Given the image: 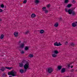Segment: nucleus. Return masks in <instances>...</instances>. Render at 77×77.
<instances>
[{
    "instance_id": "1",
    "label": "nucleus",
    "mask_w": 77,
    "mask_h": 77,
    "mask_svg": "<svg viewBox=\"0 0 77 77\" xmlns=\"http://www.w3.org/2000/svg\"><path fill=\"white\" fill-rule=\"evenodd\" d=\"M5 68H6V69H9V70H10V69H11L12 68V67H5L4 66H2L1 67H0V70L1 71H2V72H3L5 70Z\"/></svg>"
},
{
    "instance_id": "2",
    "label": "nucleus",
    "mask_w": 77,
    "mask_h": 77,
    "mask_svg": "<svg viewBox=\"0 0 77 77\" xmlns=\"http://www.w3.org/2000/svg\"><path fill=\"white\" fill-rule=\"evenodd\" d=\"M8 74L9 75H12V76H17V72L14 71H12L8 73Z\"/></svg>"
},
{
    "instance_id": "3",
    "label": "nucleus",
    "mask_w": 77,
    "mask_h": 77,
    "mask_svg": "<svg viewBox=\"0 0 77 77\" xmlns=\"http://www.w3.org/2000/svg\"><path fill=\"white\" fill-rule=\"evenodd\" d=\"M53 69L51 67H49L48 68V71L49 73H51L53 72Z\"/></svg>"
},
{
    "instance_id": "4",
    "label": "nucleus",
    "mask_w": 77,
    "mask_h": 77,
    "mask_svg": "<svg viewBox=\"0 0 77 77\" xmlns=\"http://www.w3.org/2000/svg\"><path fill=\"white\" fill-rule=\"evenodd\" d=\"M29 63H27L24 66V68L25 69H27L29 68Z\"/></svg>"
},
{
    "instance_id": "5",
    "label": "nucleus",
    "mask_w": 77,
    "mask_h": 77,
    "mask_svg": "<svg viewBox=\"0 0 77 77\" xmlns=\"http://www.w3.org/2000/svg\"><path fill=\"white\" fill-rule=\"evenodd\" d=\"M54 46H60V45H62V44H60V43L59 42L58 43L57 42H56L54 43Z\"/></svg>"
},
{
    "instance_id": "6",
    "label": "nucleus",
    "mask_w": 77,
    "mask_h": 77,
    "mask_svg": "<svg viewBox=\"0 0 77 77\" xmlns=\"http://www.w3.org/2000/svg\"><path fill=\"white\" fill-rule=\"evenodd\" d=\"M24 45H25L24 43H21L20 45V48H24Z\"/></svg>"
},
{
    "instance_id": "7",
    "label": "nucleus",
    "mask_w": 77,
    "mask_h": 77,
    "mask_svg": "<svg viewBox=\"0 0 77 77\" xmlns=\"http://www.w3.org/2000/svg\"><path fill=\"white\" fill-rule=\"evenodd\" d=\"M14 35L15 37H17L18 36V33L17 32H15L14 33Z\"/></svg>"
},
{
    "instance_id": "8",
    "label": "nucleus",
    "mask_w": 77,
    "mask_h": 77,
    "mask_svg": "<svg viewBox=\"0 0 77 77\" xmlns=\"http://www.w3.org/2000/svg\"><path fill=\"white\" fill-rule=\"evenodd\" d=\"M73 10L72 9H69L68 10V13H69V14H71Z\"/></svg>"
},
{
    "instance_id": "9",
    "label": "nucleus",
    "mask_w": 77,
    "mask_h": 77,
    "mask_svg": "<svg viewBox=\"0 0 77 77\" xmlns=\"http://www.w3.org/2000/svg\"><path fill=\"white\" fill-rule=\"evenodd\" d=\"M65 70H66V69L64 68L62 69L61 70V73H63V72H65Z\"/></svg>"
},
{
    "instance_id": "10",
    "label": "nucleus",
    "mask_w": 77,
    "mask_h": 77,
    "mask_svg": "<svg viewBox=\"0 0 77 77\" xmlns=\"http://www.w3.org/2000/svg\"><path fill=\"white\" fill-rule=\"evenodd\" d=\"M36 16V14H32L31 15V17L32 18H35V17Z\"/></svg>"
},
{
    "instance_id": "11",
    "label": "nucleus",
    "mask_w": 77,
    "mask_h": 77,
    "mask_svg": "<svg viewBox=\"0 0 77 77\" xmlns=\"http://www.w3.org/2000/svg\"><path fill=\"white\" fill-rule=\"evenodd\" d=\"M52 56L53 57H56V56H57V54H52Z\"/></svg>"
},
{
    "instance_id": "12",
    "label": "nucleus",
    "mask_w": 77,
    "mask_h": 77,
    "mask_svg": "<svg viewBox=\"0 0 77 77\" xmlns=\"http://www.w3.org/2000/svg\"><path fill=\"white\" fill-rule=\"evenodd\" d=\"M4 35L3 34H2L0 37V39H3V38H4Z\"/></svg>"
},
{
    "instance_id": "13",
    "label": "nucleus",
    "mask_w": 77,
    "mask_h": 77,
    "mask_svg": "<svg viewBox=\"0 0 77 77\" xmlns=\"http://www.w3.org/2000/svg\"><path fill=\"white\" fill-rule=\"evenodd\" d=\"M44 30L42 29L40 31V33H41V34H42V33H44Z\"/></svg>"
},
{
    "instance_id": "14",
    "label": "nucleus",
    "mask_w": 77,
    "mask_h": 77,
    "mask_svg": "<svg viewBox=\"0 0 77 77\" xmlns=\"http://www.w3.org/2000/svg\"><path fill=\"white\" fill-rule=\"evenodd\" d=\"M35 3L36 4H38L39 3V1L38 0H35Z\"/></svg>"
},
{
    "instance_id": "15",
    "label": "nucleus",
    "mask_w": 77,
    "mask_h": 77,
    "mask_svg": "<svg viewBox=\"0 0 77 77\" xmlns=\"http://www.w3.org/2000/svg\"><path fill=\"white\" fill-rule=\"evenodd\" d=\"M59 26V24L57 23H56L54 25V27H57Z\"/></svg>"
},
{
    "instance_id": "16",
    "label": "nucleus",
    "mask_w": 77,
    "mask_h": 77,
    "mask_svg": "<svg viewBox=\"0 0 77 77\" xmlns=\"http://www.w3.org/2000/svg\"><path fill=\"white\" fill-rule=\"evenodd\" d=\"M72 26L74 27H75L76 26V24L75 23H73L72 24Z\"/></svg>"
},
{
    "instance_id": "17",
    "label": "nucleus",
    "mask_w": 77,
    "mask_h": 77,
    "mask_svg": "<svg viewBox=\"0 0 77 77\" xmlns=\"http://www.w3.org/2000/svg\"><path fill=\"white\" fill-rule=\"evenodd\" d=\"M58 69L59 70H60L62 69V66H58L57 67Z\"/></svg>"
},
{
    "instance_id": "18",
    "label": "nucleus",
    "mask_w": 77,
    "mask_h": 77,
    "mask_svg": "<svg viewBox=\"0 0 77 77\" xmlns=\"http://www.w3.org/2000/svg\"><path fill=\"white\" fill-rule=\"evenodd\" d=\"M72 6V5L71 4H68L67 5V8H70V7H71Z\"/></svg>"
},
{
    "instance_id": "19",
    "label": "nucleus",
    "mask_w": 77,
    "mask_h": 77,
    "mask_svg": "<svg viewBox=\"0 0 77 77\" xmlns=\"http://www.w3.org/2000/svg\"><path fill=\"white\" fill-rule=\"evenodd\" d=\"M29 49V47L28 46H26L25 48V50L26 51L28 50Z\"/></svg>"
},
{
    "instance_id": "20",
    "label": "nucleus",
    "mask_w": 77,
    "mask_h": 77,
    "mask_svg": "<svg viewBox=\"0 0 77 77\" xmlns=\"http://www.w3.org/2000/svg\"><path fill=\"white\" fill-rule=\"evenodd\" d=\"M54 53L55 54H57L59 53V52L58 51H57L55 50L54 51Z\"/></svg>"
},
{
    "instance_id": "21",
    "label": "nucleus",
    "mask_w": 77,
    "mask_h": 77,
    "mask_svg": "<svg viewBox=\"0 0 77 77\" xmlns=\"http://www.w3.org/2000/svg\"><path fill=\"white\" fill-rule=\"evenodd\" d=\"M19 66L20 67H23V64L22 63H19Z\"/></svg>"
},
{
    "instance_id": "22",
    "label": "nucleus",
    "mask_w": 77,
    "mask_h": 77,
    "mask_svg": "<svg viewBox=\"0 0 77 77\" xmlns=\"http://www.w3.org/2000/svg\"><path fill=\"white\" fill-rule=\"evenodd\" d=\"M30 33V31H27L26 32H25V34H28V33Z\"/></svg>"
},
{
    "instance_id": "23",
    "label": "nucleus",
    "mask_w": 77,
    "mask_h": 77,
    "mask_svg": "<svg viewBox=\"0 0 77 77\" xmlns=\"http://www.w3.org/2000/svg\"><path fill=\"white\" fill-rule=\"evenodd\" d=\"M42 9L43 11H45L46 10V8L45 7H43L42 8Z\"/></svg>"
},
{
    "instance_id": "24",
    "label": "nucleus",
    "mask_w": 77,
    "mask_h": 77,
    "mask_svg": "<svg viewBox=\"0 0 77 77\" xmlns=\"http://www.w3.org/2000/svg\"><path fill=\"white\" fill-rule=\"evenodd\" d=\"M20 72H21V73H23L24 70L23 69H20Z\"/></svg>"
},
{
    "instance_id": "25",
    "label": "nucleus",
    "mask_w": 77,
    "mask_h": 77,
    "mask_svg": "<svg viewBox=\"0 0 77 77\" xmlns=\"http://www.w3.org/2000/svg\"><path fill=\"white\" fill-rule=\"evenodd\" d=\"M29 57H33V55L30 54L29 55Z\"/></svg>"
},
{
    "instance_id": "26",
    "label": "nucleus",
    "mask_w": 77,
    "mask_h": 77,
    "mask_svg": "<svg viewBox=\"0 0 77 77\" xmlns=\"http://www.w3.org/2000/svg\"><path fill=\"white\" fill-rule=\"evenodd\" d=\"M72 15H75V13L74 11H72Z\"/></svg>"
},
{
    "instance_id": "27",
    "label": "nucleus",
    "mask_w": 77,
    "mask_h": 77,
    "mask_svg": "<svg viewBox=\"0 0 77 77\" xmlns=\"http://www.w3.org/2000/svg\"><path fill=\"white\" fill-rule=\"evenodd\" d=\"M70 44L71 46H72V47H74V44L73 43H70Z\"/></svg>"
},
{
    "instance_id": "28",
    "label": "nucleus",
    "mask_w": 77,
    "mask_h": 77,
    "mask_svg": "<svg viewBox=\"0 0 77 77\" xmlns=\"http://www.w3.org/2000/svg\"><path fill=\"white\" fill-rule=\"evenodd\" d=\"M64 2L65 3H68V0H65Z\"/></svg>"
},
{
    "instance_id": "29",
    "label": "nucleus",
    "mask_w": 77,
    "mask_h": 77,
    "mask_svg": "<svg viewBox=\"0 0 77 77\" xmlns=\"http://www.w3.org/2000/svg\"><path fill=\"white\" fill-rule=\"evenodd\" d=\"M45 11V14H47V13H48V10L46 9Z\"/></svg>"
},
{
    "instance_id": "30",
    "label": "nucleus",
    "mask_w": 77,
    "mask_h": 77,
    "mask_svg": "<svg viewBox=\"0 0 77 77\" xmlns=\"http://www.w3.org/2000/svg\"><path fill=\"white\" fill-rule=\"evenodd\" d=\"M27 3V0H25L23 1V3L25 4Z\"/></svg>"
},
{
    "instance_id": "31",
    "label": "nucleus",
    "mask_w": 77,
    "mask_h": 77,
    "mask_svg": "<svg viewBox=\"0 0 77 77\" xmlns=\"http://www.w3.org/2000/svg\"><path fill=\"white\" fill-rule=\"evenodd\" d=\"M1 8H4V5L3 4H2L1 5Z\"/></svg>"
},
{
    "instance_id": "32",
    "label": "nucleus",
    "mask_w": 77,
    "mask_h": 77,
    "mask_svg": "<svg viewBox=\"0 0 77 77\" xmlns=\"http://www.w3.org/2000/svg\"><path fill=\"white\" fill-rule=\"evenodd\" d=\"M65 12H68V9H65Z\"/></svg>"
},
{
    "instance_id": "33",
    "label": "nucleus",
    "mask_w": 77,
    "mask_h": 77,
    "mask_svg": "<svg viewBox=\"0 0 77 77\" xmlns=\"http://www.w3.org/2000/svg\"><path fill=\"white\" fill-rule=\"evenodd\" d=\"M72 2L73 3H75V1L74 0H72Z\"/></svg>"
},
{
    "instance_id": "34",
    "label": "nucleus",
    "mask_w": 77,
    "mask_h": 77,
    "mask_svg": "<svg viewBox=\"0 0 77 77\" xmlns=\"http://www.w3.org/2000/svg\"><path fill=\"white\" fill-rule=\"evenodd\" d=\"M47 8H49L50 7V5L48 4V5H47Z\"/></svg>"
},
{
    "instance_id": "35",
    "label": "nucleus",
    "mask_w": 77,
    "mask_h": 77,
    "mask_svg": "<svg viewBox=\"0 0 77 77\" xmlns=\"http://www.w3.org/2000/svg\"><path fill=\"white\" fill-rule=\"evenodd\" d=\"M21 53L22 54H23L24 53V52L23 51H22L21 52Z\"/></svg>"
},
{
    "instance_id": "36",
    "label": "nucleus",
    "mask_w": 77,
    "mask_h": 77,
    "mask_svg": "<svg viewBox=\"0 0 77 77\" xmlns=\"http://www.w3.org/2000/svg\"><path fill=\"white\" fill-rule=\"evenodd\" d=\"M68 44V42H66L65 43V44L66 45H67Z\"/></svg>"
},
{
    "instance_id": "37",
    "label": "nucleus",
    "mask_w": 77,
    "mask_h": 77,
    "mask_svg": "<svg viewBox=\"0 0 77 77\" xmlns=\"http://www.w3.org/2000/svg\"><path fill=\"white\" fill-rule=\"evenodd\" d=\"M3 12V10L2 9H0V12Z\"/></svg>"
},
{
    "instance_id": "38",
    "label": "nucleus",
    "mask_w": 77,
    "mask_h": 77,
    "mask_svg": "<svg viewBox=\"0 0 77 77\" xmlns=\"http://www.w3.org/2000/svg\"><path fill=\"white\" fill-rule=\"evenodd\" d=\"M74 71V69H72L71 70V72H73Z\"/></svg>"
},
{
    "instance_id": "39",
    "label": "nucleus",
    "mask_w": 77,
    "mask_h": 77,
    "mask_svg": "<svg viewBox=\"0 0 77 77\" xmlns=\"http://www.w3.org/2000/svg\"><path fill=\"white\" fill-rule=\"evenodd\" d=\"M70 67V64L68 65V68H69Z\"/></svg>"
},
{
    "instance_id": "40",
    "label": "nucleus",
    "mask_w": 77,
    "mask_h": 77,
    "mask_svg": "<svg viewBox=\"0 0 77 77\" xmlns=\"http://www.w3.org/2000/svg\"><path fill=\"white\" fill-rule=\"evenodd\" d=\"M2 21V19L1 18H0V21Z\"/></svg>"
},
{
    "instance_id": "41",
    "label": "nucleus",
    "mask_w": 77,
    "mask_h": 77,
    "mask_svg": "<svg viewBox=\"0 0 77 77\" xmlns=\"http://www.w3.org/2000/svg\"><path fill=\"white\" fill-rule=\"evenodd\" d=\"M71 68H73V66H72L71 67Z\"/></svg>"
},
{
    "instance_id": "42",
    "label": "nucleus",
    "mask_w": 77,
    "mask_h": 77,
    "mask_svg": "<svg viewBox=\"0 0 77 77\" xmlns=\"http://www.w3.org/2000/svg\"><path fill=\"white\" fill-rule=\"evenodd\" d=\"M19 43H21V41H19Z\"/></svg>"
}]
</instances>
